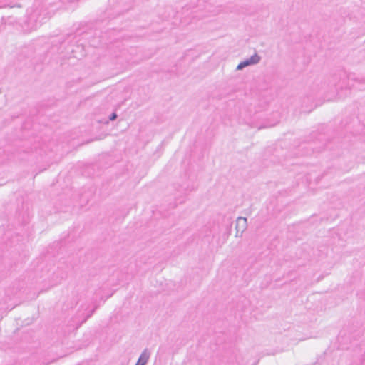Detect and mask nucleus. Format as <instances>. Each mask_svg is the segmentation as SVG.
Wrapping results in <instances>:
<instances>
[{
  "label": "nucleus",
  "mask_w": 365,
  "mask_h": 365,
  "mask_svg": "<svg viewBox=\"0 0 365 365\" xmlns=\"http://www.w3.org/2000/svg\"><path fill=\"white\" fill-rule=\"evenodd\" d=\"M117 118V114L115 113H113L110 116H109V120H114Z\"/></svg>",
  "instance_id": "5"
},
{
  "label": "nucleus",
  "mask_w": 365,
  "mask_h": 365,
  "mask_svg": "<svg viewBox=\"0 0 365 365\" xmlns=\"http://www.w3.org/2000/svg\"><path fill=\"white\" fill-rule=\"evenodd\" d=\"M342 75H343V76H344L345 74L343 73H340V74L339 75V76H334V81H336V79H338L339 78H341V76Z\"/></svg>",
  "instance_id": "7"
},
{
  "label": "nucleus",
  "mask_w": 365,
  "mask_h": 365,
  "mask_svg": "<svg viewBox=\"0 0 365 365\" xmlns=\"http://www.w3.org/2000/svg\"><path fill=\"white\" fill-rule=\"evenodd\" d=\"M150 356V351L148 349H145L140 354L135 365H146Z\"/></svg>",
  "instance_id": "3"
},
{
  "label": "nucleus",
  "mask_w": 365,
  "mask_h": 365,
  "mask_svg": "<svg viewBox=\"0 0 365 365\" xmlns=\"http://www.w3.org/2000/svg\"><path fill=\"white\" fill-rule=\"evenodd\" d=\"M240 222H242V232L247 226V219L245 217H239L237 218V223H236L237 234L239 232V225H240Z\"/></svg>",
  "instance_id": "4"
},
{
  "label": "nucleus",
  "mask_w": 365,
  "mask_h": 365,
  "mask_svg": "<svg viewBox=\"0 0 365 365\" xmlns=\"http://www.w3.org/2000/svg\"><path fill=\"white\" fill-rule=\"evenodd\" d=\"M260 60H261V57L257 53H255L249 58H247V59L241 61L237 65L236 69L237 70H242L243 68H245L247 66L255 65V64L258 63L260 61Z\"/></svg>",
  "instance_id": "1"
},
{
  "label": "nucleus",
  "mask_w": 365,
  "mask_h": 365,
  "mask_svg": "<svg viewBox=\"0 0 365 365\" xmlns=\"http://www.w3.org/2000/svg\"><path fill=\"white\" fill-rule=\"evenodd\" d=\"M95 310H96V308L93 309L90 312V313L86 316V317L85 320H87L89 317H91L93 315V314L94 313Z\"/></svg>",
  "instance_id": "6"
},
{
  "label": "nucleus",
  "mask_w": 365,
  "mask_h": 365,
  "mask_svg": "<svg viewBox=\"0 0 365 365\" xmlns=\"http://www.w3.org/2000/svg\"><path fill=\"white\" fill-rule=\"evenodd\" d=\"M335 86H336V90H338L339 88H343V86L342 85H339V84H336Z\"/></svg>",
  "instance_id": "8"
},
{
  "label": "nucleus",
  "mask_w": 365,
  "mask_h": 365,
  "mask_svg": "<svg viewBox=\"0 0 365 365\" xmlns=\"http://www.w3.org/2000/svg\"><path fill=\"white\" fill-rule=\"evenodd\" d=\"M349 86H351L359 90L365 89V79L357 78L354 74H349L348 76Z\"/></svg>",
  "instance_id": "2"
}]
</instances>
